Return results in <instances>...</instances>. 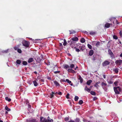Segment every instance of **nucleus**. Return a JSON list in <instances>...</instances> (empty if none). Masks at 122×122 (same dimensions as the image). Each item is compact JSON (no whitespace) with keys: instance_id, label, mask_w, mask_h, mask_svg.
Segmentation results:
<instances>
[{"instance_id":"30","label":"nucleus","mask_w":122,"mask_h":122,"mask_svg":"<svg viewBox=\"0 0 122 122\" xmlns=\"http://www.w3.org/2000/svg\"><path fill=\"white\" fill-rule=\"evenodd\" d=\"M79 99V97L77 96H76L74 98V100L75 101H77Z\"/></svg>"},{"instance_id":"4","label":"nucleus","mask_w":122,"mask_h":122,"mask_svg":"<svg viewBox=\"0 0 122 122\" xmlns=\"http://www.w3.org/2000/svg\"><path fill=\"white\" fill-rule=\"evenodd\" d=\"M110 63V62L107 61H104L103 63V66H105L109 64Z\"/></svg>"},{"instance_id":"37","label":"nucleus","mask_w":122,"mask_h":122,"mask_svg":"<svg viewBox=\"0 0 122 122\" xmlns=\"http://www.w3.org/2000/svg\"><path fill=\"white\" fill-rule=\"evenodd\" d=\"M113 38L114 39H118L117 36L115 35H114L113 36Z\"/></svg>"},{"instance_id":"39","label":"nucleus","mask_w":122,"mask_h":122,"mask_svg":"<svg viewBox=\"0 0 122 122\" xmlns=\"http://www.w3.org/2000/svg\"><path fill=\"white\" fill-rule=\"evenodd\" d=\"M96 41H93L92 42V45L93 46L95 45L96 44Z\"/></svg>"},{"instance_id":"56","label":"nucleus","mask_w":122,"mask_h":122,"mask_svg":"<svg viewBox=\"0 0 122 122\" xmlns=\"http://www.w3.org/2000/svg\"><path fill=\"white\" fill-rule=\"evenodd\" d=\"M100 83V82L98 81V82H97L96 83L97 84V85H98V84H99Z\"/></svg>"},{"instance_id":"43","label":"nucleus","mask_w":122,"mask_h":122,"mask_svg":"<svg viewBox=\"0 0 122 122\" xmlns=\"http://www.w3.org/2000/svg\"><path fill=\"white\" fill-rule=\"evenodd\" d=\"M60 72V71H56L54 72V73L55 74H57L58 73H59Z\"/></svg>"},{"instance_id":"2","label":"nucleus","mask_w":122,"mask_h":122,"mask_svg":"<svg viewBox=\"0 0 122 122\" xmlns=\"http://www.w3.org/2000/svg\"><path fill=\"white\" fill-rule=\"evenodd\" d=\"M22 43L23 45L26 47H28L29 46V42L25 40H23L22 41Z\"/></svg>"},{"instance_id":"19","label":"nucleus","mask_w":122,"mask_h":122,"mask_svg":"<svg viewBox=\"0 0 122 122\" xmlns=\"http://www.w3.org/2000/svg\"><path fill=\"white\" fill-rule=\"evenodd\" d=\"M63 81L66 82H67L69 84H70L71 83V81H70L68 79H66V81Z\"/></svg>"},{"instance_id":"46","label":"nucleus","mask_w":122,"mask_h":122,"mask_svg":"<svg viewBox=\"0 0 122 122\" xmlns=\"http://www.w3.org/2000/svg\"><path fill=\"white\" fill-rule=\"evenodd\" d=\"M58 94L59 95H61L62 94L61 92H59Z\"/></svg>"},{"instance_id":"32","label":"nucleus","mask_w":122,"mask_h":122,"mask_svg":"<svg viewBox=\"0 0 122 122\" xmlns=\"http://www.w3.org/2000/svg\"><path fill=\"white\" fill-rule=\"evenodd\" d=\"M74 65L73 64H71L69 66V67H70L71 68H74Z\"/></svg>"},{"instance_id":"29","label":"nucleus","mask_w":122,"mask_h":122,"mask_svg":"<svg viewBox=\"0 0 122 122\" xmlns=\"http://www.w3.org/2000/svg\"><path fill=\"white\" fill-rule=\"evenodd\" d=\"M16 63L18 64H20L21 63V61L19 60H17L16 61Z\"/></svg>"},{"instance_id":"9","label":"nucleus","mask_w":122,"mask_h":122,"mask_svg":"<svg viewBox=\"0 0 122 122\" xmlns=\"http://www.w3.org/2000/svg\"><path fill=\"white\" fill-rule=\"evenodd\" d=\"M78 79L80 80V82L81 83H82V82L83 81V79L81 76L80 75H79L78 76Z\"/></svg>"},{"instance_id":"40","label":"nucleus","mask_w":122,"mask_h":122,"mask_svg":"<svg viewBox=\"0 0 122 122\" xmlns=\"http://www.w3.org/2000/svg\"><path fill=\"white\" fill-rule=\"evenodd\" d=\"M114 71L116 73H117L118 72V70L117 69H116L114 70Z\"/></svg>"},{"instance_id":"31","label":"nucleus","mask_w":122,"mask_h":122,"mask_svg":"<svg viewBox=\"0 0 122 122\" xmlns=\"http://www.w3.org/2000/svg\"><path fill=\"white\" fill-rule=\"evenodd\" d=\"M5 99L6 100L8 101L9 102H10L11 101V99L10 98H9L8 97H5Z\"/></svg>"},{"instance_id":"63","label":"nucleus","mask_w":122,"mask_h":122,"mask_svg":"<svg viewBox=\"0 0 122 122\" xmlns=\"http://www.w3.org/2000/svg\"><path fill=\"white\" fill-rule=\"evenodd\" d=\"M8 113V112H7L6 111V112H5V114H7Z\"/></svg>"},{"instance_id":"22","label":"nucleus","mask_w":122,"mask_h":122,"mask_svg":"<svg viewBox=\"0 0 122 122\" xmlns=\"http://www.w3.org/2000/svg\"><path fill=\"white\" fill-rule=\"evenodd\" d=\"M70 32V34H74L75 33V31L73 30H69Z\"/></svg>"},{"instance_id":"64","label":"nucleus","mask_w":122,"mask_h":122,"mask_svg":"<svg viewBox=\"0 0 122 122\" xmlns=\"http://www.w3.org/2000/svg\"><path fill=\"white\" fill-rule=\"evenodd\" d=\"M90 34L91 35H92V34H93V33H92L91 32H90Z\"/></svg>"},{"instance_id":"11","label":"nucleus","mask_w":122,"mask_h":122,"mask_svg":"<svg viewBox=\"0 0 122 122\" xmlns=\"http://www.w3.org/2000/svg\"><path fill=\"white\" fill-rule=\"evenodd\" d=\"M72 40L73 41H77L78 40V39L77 37H76L72 38L70 40Z\"/></svg>"},{"instance_id":"45","label":"nucleus","mask_w":122,"mask_h":122,"mask_svg":"<svg viewBox=\"0 0 122 122\" xmlns=\"http://www.w3.org/2000/svg\"><path fill=\"white\" fill-rule=\"evenodd\" d=\"M76 121L77 122H79V118H76Z\"/></svg>"},{"instance_id":"38","label":"nucleus","mask_w":122,"mask_h":122,"mask_svg":"<svg viewBox=\"0 0 122 122\" xmlns=\"http://www.w3.org/2000/svg\"><path fill=\"white\" fill-rule=\"evenodd\" d=\"M17 51L19 53H21L22 51L21 50L19 49H18L17 50Z\"/></svg>"},{"instance_id":"16","label":"nucleus","mask_w":122,"mask_h":122,"mask_svg":"<svg viewBox=\"0 0 122 122\" xmlns=\"http://www.w3.org/2000/svg\"><path fill=\"white\" fill-rule=\"evenodd\" d=\"M33 61V59L32 58H30L28 60V62L29 63H30Z\"/></svg>"},{"instance_id":"15","label":"nucleus","mask_w":122,"mask_h":122,"mask_svg":"<svg viewBox=\"0 0 122 122\" xmlns=\"http://www.w3.org/2000/svg\"><path fill=\"white\" fill-rule=\"evenodd\" d=\"M93 54V51L92 50H91L89 52V55L90 56L92 55Z\"/></svg>"},{"instance_id":"6","label":"nucleus","mask_w":122,"mask_h":122,"mask_svg":"<svg viewBox=\"0 0 122 122\" xmlns=\"http://www.w3.org/2000/svg\"><path fill=\"white\" fill-rule=\"evenodd\" d=\"M68 72H71L72 73H75L76 72L72 69H69L67 70Z\"/></svg>"},{"instance_id":"26","label":"nucleus","mask_w":122,"mask_h":122,"mask_svg":"<svg viewBox=\"0 0 122 122\" xmlns=\"http://www.w3.org/2000/svg\"><path fill=\"white\" fill-rule=\"evenodd\" d=\"M5 110L8 111H10V108H9L7 106H6L5 107Z\"/></svg>"},{"instance_id":"14","label":"nucleus","mask_w":122,"mask_h":122,"mask_svg":"<svg viewBox=\"0 0 122 122\" xmlns=\"http://www.w3.org/2000/svg\"><path fill=\"white\" fill-rule=\"evenodd\" d=\"M84 90L88 92H89L91 91V89L88 88L86 86H85Z\"/></svg>"},{"instance_id":"35","label":"nucleus","mask_w":122,"mask_h":122,"mask_svg":"<svg viewBox=\"0 0 122 122\" xmlns=\"http://www.w3.org/2000/svg\"><path fill=\"white\" fill-rule=\"evenodd\" d=\"M27 62L25 61H23V64L24 65H27Z\"/></svg>"},{"instance_id":"12","label":"nucleus","mask_w":122,"mask_h":122,"mask_svg":"<svg viewBox=\"0 0 122 122\" xmlns=\"http://www.w3.org/2000/svg\"><path fill=\"white\" fill-rule=\"evenodd\" d=\"M110 25H111V24L107 23L105 24V27L107 28H108L110 26Z\"/></svg>"},{"instance_id":"28","label":"nucleus","mask_w":122,"mask_h":122,"mask_svg":"<svg viewBox=\"0 0 122 122\" xmlns=\"http://www.w3.org/2000/svg\"><path fill=\"white\" fill-rule=\"evenodd\" d=\"M64 42L63 43V45L64 46H65L67 44V42L65 39L64 40Z\"/></svg>"},{"instance_id":"1","label":"nucleus","mask_w":122,"mask_h":122,"mask_svg":"<svg viewBox=\"0 0 122 122\" xmlns=\"http://www.w3.org/2000/svg\"><path fill=\"white\" fill-rule=\"evenodd\" d=\"M50 118L48 117V120H46V119L42 117L40 118V122H53V120L52 119H50Z\"/></svg>"},{"instance_id":"62","label":"nucleus","mask_w":122,"mask_h":122,"mask_svg":"<svg viewBox=\"0 0 122 122\" xmlns=\"http://www.w3.org/2000/svg\"><path fill=\"white\" fill-rule=\"evenodd\" d=\"M110 55H112V53L111 52V53H110Z\"/></svg>"},{"instance_id":"53","label":"nucleus","mask_w":122,"mask_h":122,"mask_svg":"<svg viewBox=\"0 0 122 122\" xmlns=\"http://www.w3.org/2000/svg\"><path fill=\"white\" fill-rule=\"evenodd\" d=\"M68 122H75L74 121L72 120H70Z\"/></svg>"},{"instance_id":"47","label":"nucleus","mask_w":122,"mask_h":122,"mask_svg":"<svg viewBox=\"0 0 122 122\" xmlns=\"http://www.w3.org/2000/svg\"><path fill=\"white\" fill-rule=\"evenodd\" d=\"M118 83V82H115L114 83V84L115 86L117 85V84Z\"/></svg>"},{"instance_id":"10","label":"nucleus","mask_w":122,"mask_h":122,"mask_svg":"<svg viewBox=\"0 0 122 122\" xmlns=\"http://www.w3.org/2000/svg\"><path fill=\"white\" fill-rule=\"evenodd\" d=\"M75 42H74L72 41L71 42V43L70 44V46L72 48H73L75 46Z\"/></svg>"},{"instance_id":"3","label":"nucleus","mask_w":122,"mask_h":122,"mask_svg":"<svg viewBox=\"0 0 122 122\" xmlns=\"http://www.w3.org/2000/svg\"><path fill=\"white\" fill-rule=\"evenodd\" d=\"M114 89L115 93L118 94H119V91L120 92L121 91V89L119 87H115L114 88Z\"/></svg>"},{"instance_id":"50","label":"nucleus","mask_w":122,"mask_h":122,"mask_svg":"<svg viewBox=\"0 0 122 122\" xmlns=\"http://www.w3.org/2000/svg\"><path fill=\"white\" fill-rule=\"evenodd\" d=\"M98 86V85H97L96 83L95 85H94V86L96 87H97Z\"/></svg>"},{"instance_id":"57","label":"nucleus","mask_w":122,"mask_h":122,"mask_svg":"<svg viewBox=\"0 0 122 122\" xmlns=\"http://www.w3.org/2000/svg\"><path fill=\"white\" fill-rule=\"evenodd\" d=\"M104 89V90H105V91H106L107 90V88L106 87H105V89Z\"/></svg>"},{"instance_id":"42","label":"nucleus","mask_w":122,"mask_h":122,"mask_svg":"<svg viewBox=\"0 0 122 122\" xmlns=\"http://www.w3.org/2000/svg\"><path fill=\"white\" fill-rule=\"evenodd\" d=\"M70 96V95L69 93H68L67 95L66 96V97L67 99H69V96Z\"/></svg>"},{"instance_id":"34","label":"nucleus","mask_w":122,"mask_h":122,"mask_svg":"<svg viewBox=\"0 0 122 122\" xmlns=\"http://www.w3.org/2000/svg\"><path fill=\"white\" fill-rule=\"evenodd\" d=\"M83 103V101L82 100H80L79 102V104L80 105H81Z\"/></svg>"},{"instance_id":"58","label":"nucleus","mask_w":122,"mask_h":122,"mask_svg":"<svg viewBox=\"0 0 122 122\" xmlns=\"http://www.w3.org/2000/svg\"><path fill=\"white\" fill-rule=\"evenodd\" d=\"M60 46H62V45L61 43H60Z\"/></svg>"},{"instance_id":"8","label":"nucleus","mask_w":122,"mask_h":122,"mask_svg":"<svg viewBox=\"0 0 122 122\" xmlns=\"http://www.w3.org/2000/svg\"><path fill=\"white\" fill-rule=\"evenodd\" d=\"M37 121L36 119H30L28 121L29 122H37Z\"/></svg>"},{"instance_id":"33","label":"nucleus","mask_w":122,"mask_h":122,"mask_svg":"<svg viewBox=\"0 0 122 122\" xmlns=\"http://www.w3.org/2000/svg\"><path fill=\"white\" fill-rule=\"evenodd\" d=\"M87 46L90 49H91L92 48V46L90 45L89 44H88Z\"/></svg>"},{"instance_id":"44","label":"nucleus","mask_w":122,"mask_h":122,"mask_svg":"<svg viewBox=\"0 0 122 122\" xmlns=\"http://www.w3.org/2000/svg\"><path fill=\"white\" fill-rule=\"evenodd\" d=\"M83 32L84 33L86 34H88V32H87L86 31H83Z\"/></svg>"},{"instance_id":"21","label":"nucleus","mask_w":122,"mask_h":122,"mask_svg":"<svg viewBox=\"0 0 122 122\" xmlns=\"http://www.w3.org/2000/svg\"><path fill=\"white\" fill-rule=\"evenodd\" d=\"M101 85L102 87H104V86H106L107 85V84L104 82H102V83Z\"/></svg>"},{"instance_id":"13","label":"nucleus","mask_w":122,"mask_h":122,"mask_svg":"<svg viewBox=\"0 0 122 122\" xmlns=\"http://www.w3.org/2000/svg\"><path fill=\"white\" fill-rule=\"evenodd\" d=\"M64 68L66 69L68 68H69V66L65 64L63 65Z\"/></svg>"},{"instance_id":"59","label":"nucleus","mask_w":122,"mask_h":122,"mask_svg":"<svg viewBox=\"0 0 122 122\" xmlns=\"http://www.w3.org/2000/svg\"><path fill=\"white\" fill-rule=\"evenodd\" d=\"M26 104H27V103H28V100H26Z\"/></svg>"},{"instance_id":"27","label":"nucleus","mask_w":122,"mask_h":122,"mask_svg":"<svg viewBox=\"0 0 122 122\" xmlns=\"http://www.w3.org/2000/svg\"><path fill=\"white\" fill-rule=\"evenodd\" d=\"M100 42L99 41L96 42V46L98 47L99 45Z\"/></svg>"},{"instance_id":"54","label":"nucleus","mask_w":122,"mask_h":122,"mask_svg":"<svg viewBox=\"0 0 122 122\" xmlns=\"http://www.w3.org/2000/svg\"><path fill=\"white\" fill-rule=\"evenodd\" d=\"M41 81L43 82L44 81V80L43 79H41L40 80Z\"/></svg>"},{"instance_id":"17","label":"nucleus","mask_w":122,"mask_h":122,"mask_svg":"<svg viewBox=\"0 0 122 122\" xmlns=\"http://www.w3.org/2000/svg\"><path fill=\"white\" fill-rule=\"evenodd\" d=\"M33 83L34 84V86H37L38 84L37 81L36 80H34L33 81Z\"/></svg>"},{"instance_id":"36","label":"nucleus","mask_w":122,"mask_h":122,"mask_svg":"<svg viewBox=\"0 0 122 122\" xmlns=\"http://www.w3.org/2000/svg\"><path fill=\"white\" fill-rule=\"evenodd\" d=\"M74 48L75 49L76 51V52H79L80 51V50L79 49L76 48V47H74Z\"/></svg>"},{"instance_id":"49","label":"nucleus","mask_w":122,"mask_h":122,"mask_svg":"<svg viewBox=\"0 0 122 122\" xmlns=\"http://www.w3.org/2000/svg\"><path fill=\"white\" fill-rule=\"evenodd\" d=\"M17 48L18 47H17L16 46H15L14 47V48L15 50H17Z\"/></svg>"},{"instance_id":"52","label":"nucleus","mask_w":122,"mask_h":122,"mask_svg":"<svg viewBox=\"0 0 122 122\" xmlns=\"http://www.w3.org/2000/svg\"><path fill=\"white\" fill-rule=\"evenodd\" d=\"M108 83L109 84H111L112 83H113V82L112 81H109L108 82Z\"/></svg>"},{"instance_id":"55","label":"nucleus","mask_w":122,"mask_h":122,"mask_svg":"<svg viewBox=\"0 0 122 122\" xmlns=\"http://www.w3.org/2000/svg\"><path fill=\"white\" fill-rule=\"evenodd\" d=\"M119 39H118V41H119V44H121V42L120 41H119Z\"/></svg>"},{"instance_id":"5","label":"nucleus","mask_w":122,"mask_h":122,"mask_svg":"<svg viewBox=\"0 0 122 122\" xmlns=\"http://www.w3.org/2000/svg\"><path fill=\"white\" fill-rule=\"evenodd\" d=\"M115 62L116 64L120 65L122 63V60H117L115 61Z\"/></svg>"},{"instance_id":"23","label":"nucleus","mask_w":122,"mask_h":122,"mask_svg":"<svg viewBox=\"0 0 122 122\" xmlns=\"http://www.w3.org/2000/svg\"><path fill=\"white\" fill-rule=\"evenodd\" d=\"M85 41V40L83 38H82L81 40V42L82 43H84Z\"/></svg>"},{"instance_id":"7","label":"nucleus","mask_w":122,"mask_h":122,"mask_svg":"<svg viewBox=\"0 0 122 122\" xmlns=\"http://www.w3.org/2000/svg\"><path fill=\"white\" fill-rule=\"evenodd\" d=\"M85 46L84 45H82L80 46L79 47V48L81 50H82V51L84 50L85 49Z\"/></svg>"},{"instance_id":"61","label":"nucleus","mask_w":122,"mask_h":122,"mask_svg":"<svg viewBox=\"0 0 122 122\" xmlns=\"http://www.w3.org/2000/svg\"><path fill=\"white\" fill-rule=\"evenodd\" d=\"M103 77L104 78H106V77H105V75H103Z\"/></svg>"},{"instance_id":"51","label":"nucleus","mask_w":122,"mask_h":122,"mask_svg":"<svg viewBox=\"0 0 122 122\" xmlns=\"http://www.w3.org/2000/svg\"><path fill=\"white\" fill-rule=\"evenodd\" d=\"M8 49H7L6 50L4 51H3V52H4V53H7V52L8 51Z\"/></svg>"},{"instance_id":"48","label":"nucleus","mask_w":122,"mask_h":122,"mask_svg":"<svg viewBox=\"0 0 122 122\" xmlns=\"http://www.w3.org/2000/svg\"><path fill=\"white\" fill-rule=\"evenodd\" d=\"M119 33L121 36L122 37V32L121 31H120Z\"/></svg>"},{"instance_id":"25","label":"nucleus","mask_w":122,"mask_h":122,"mask_svg":"<svg viewBox=\"0 0 122 122\" xmlns=\"http://www.w3.org/2000/svg\"><path fill=\"white\" fill-rule=\"evenodd\" d=\"M90 93L92 95H96L95 92L93 91H91L90 92Z\"/></svg>"},{"instance_id":"18","label":"nucleus","mask_w":122,"mask_h":122,"mask_svg":"<svg viewBox=\"0 0 122 122\" xmlns=\"http://www.w3.org/2000/svg\"><path fill=\"white\" fill-rule=\"evenodd\" d=\"M54 83L56 86H59L60 85L56 81H54Z\"/></svg>"},{"instance_id":"41","label":"nucleus","mask_w":122,"mask_h":122,"mask_svg":"<svg viewBox=\"0 0 122 122\" xmlns=\"http://www.w3.org/2000/svg\"><path fill=\"white\" fill-rule=\"evenodd\" d=\"M64 120L65 121H67L69 120V118L67 117H66L65 118Z\"/></svg>"},{"instance_id":"20","label":"nucleus","mask_w":122,"mask_h":122,"mask_svg":"<svg viewBox=\"0 0 122 122\" xmlns=\"http://www.w3.org/2000/svg\"><path fill=\"white\" fill-rule=\"evenodd\" d=\"M92 82V80H88L87 82V84L89 85H90L91 83Z\"/></svg>"},{"instance_id":"24","label":"nucleus","mask_w":122,"mask_h":122,"mask_svg":"<svg viewBox=\"0 0 122 122\" xmlns=\"http://www.w3.org/2000/svg\"><path fill=\"white\" fill-rule=\"evenodd\" d=\"M54 94V93L53 92H52V94H51L50 95V96H49L51 98H52L54 96L53 94Z\"/></svg>"},{"instance_id":"60","label":"nucleus","mask_w":122,"mask_h":122,"mask_svg":"<svg viewBox=\"0 0 122 122\" xmlns=\"http://www.w3.org/2000/svg\"><path fill=\"white\" fill-rule=\"evenodd\" d=\"M120 56L121 57H122V52L121 53V54L120 55Z\"/></svg>"}]
</instances>
